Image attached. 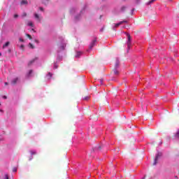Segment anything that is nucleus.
<instances>
[{"instance_id":"8","label":"nucleus","mask_w":179,"mask_h":179,"mask_svg":"<svg viewBox=\"0 0 179 179\" xmlns=\"http://www.w3.org/2000/svg\"><path fill=\"white\" fill-rule=\"evenodd\" d=\"M21 5H27V1L26 0H22L21 1Z\"/></svg>"},{"instance_id":"15","label":"nucleus","mask_w":179,"mask_h":179,"mask_svg":"<svg viewBox=\"0 0 179 179\" xmlns=\"http://www.w3.org/2000/svg\"><path fill=\"white\" fill-rule=\"evenodd\" d=\"M28 25L30 26L31 27H33L34 24L32 22H29Z\"/></svg>"},{"instance_id":"13","label":"nucleus","mask_w":179,"mask_h":179,"mask_svg":"<svg viewBox=\"0 0 179 179\" xmlns=\"http://www.w3.org/2000/svg\"><path fill=\"white\" fill-rule=\"evenodd\" d=\"M156 0H151L147 3V5H150V3H153Z\"/></svg>"},{"instance_id":"1","label":"nucleus","mask_w":179,"mask_h":179,"mask_svg":"<svg viewBox=\"0 0 179 179\" xmlns=\"http://www.w3.org/2000/svg\"><path fill=\"white\" fill-rule=\"evenodd\" d=\"M159 157H162V152H158L155 157L152 166H156L157 164V161L159 160Z\"/></svg>"},{"instance_id":"6","label":"nucleus","mask_w":179,"mask_h":179,"mask_svg":"<svg viewBox=\"0 0 179 179\" xmlns=\"http://www.w3.org/2000/svg\"><path fill=\"white\" fill-rule=\"evenodd\" d=\"M10 44V43L7 41L4 45H3V48H6V47H8Z\"/></svg>"},{"instance_id":"19","label":"nucleus","mask_w":179,"mask_h":179,"mask_svg":"<svg viewBox=\"0 0 179 179\" xmlns=\"http://www.w3.org/2000/svg\"><path fill=\"white\" fill-rule=\"evenodd\" d=\"M96 148L97 150H101V146H100V145H97Z\"/></svg>"},{"instance_id":"22","label":"nucleus","mask_w":179,"mask_h":179,"mask_svg":"<svg viewBox=\"0 0 179 179\" xmlns=\"http://www.w3.org/2000/svg\"><path fill=\"white\" fill-rule=\"evenodd\" d=\"M176 138H179V130H178V132L176 133Z\"/></svg>"},{"instance_id":"18","label":"nucleus","mask_w":179,"mask_h":179,"mask_svg":"<svg viewBox=\"0 0 179 179\" xmlns=\"http://www.w3.org/2000/svg\"><path fill=\"white\" fill-rule=\"evenodd\" d=\"M125 9H127V7H126V6H122V7L121 8L122 12H124V10Z\"/></svg>"},{"instance_id":"10","label":"nucleus","mask_w":179,"mask_h":179,"mask_svg":"<svg viewBox=\"0 0 179 179\" xmlns=\"http://www.w3.org/2000/svg\"><path fill=\"white\" fill-rule=\"evenodd\" d=\"M89 99H90V96H84V97L83 98V100L87 101V100H89Z\"/></svg>"},{"instance_id":"17","label":"nucleus","mask_w":179,"mask_h":179,"mask_svg":"<svg viewBox=\"0 0 179 179\" xmlns=\"http://www.w3.org/2000/svg\"><path fill=\"white\" fill-rule=\"evenodd\" d=\"M33 62H34V59L31 60V61L29 62V64H28L29 66H30V65H31V64H33Z\"/></svg>"},{"instance_id":"7","label":"nucleus","mask_w":179,"mask_h":179,"mask_svg":"<svg viewBox=\"0 0 179 179\" xmlns=\"http://www.w3.org/2000/svg\"><path fill=\"white\" fill-rule=\"evenodd\" d=\"M118 66H120V61L117 60L116 64L115 65V69H117V68H118Z\"/></svg>"},{"instance_id":"33","label":"nucleus","mask_w":179,"mask_h":179,"mask_svg":"<svg viewBox=\"0 0 179 179\" xmlns=\"http://www.w3.org/2000/svg\"><path fill=\"white\" fill-rule=\"evenodd\" d=\"M20 41L23 42L24 41H23V39L20 38Z\"/></svg>"},{"instance_id":"40","label":"nucleus","mask_w":179,"mask_h":179,"mask_svg":"<svg viewBox=\"0 0 179 179\" xmlns=\"http://www.w3.org/2000/svg\"><path fill=\"white\" fill-rule=\"evenodd\" d=\"M137 2H139V0H136Z\"/></svg>"},{"instance_id":"3","label":"nucleus","mask_w":179,"mask_h":179,"mask_svg":"<svg viewBox=\"0 0 179 179\" xmlns=\"http://www.w3.org/2000/svg\"><path fill=\"white\" fill-rule=\"evenodd\" d=\"M127 47L129 48L131 47V35L129 34H127Z\"/></svg>"},{"instance_id":"38","label":"nucleus","mask_w":179,"mask_h":179,"mask_svg":"<svg viewBox=\"0 0 179 179\" xmlns=\"http://www.w3.org/2000/svg\"><path fill=\"white\" fill-rule=\"evenodd\" d=\"M1 55H2V53L0 52V57H1Z\"/></svg>"},{"instance_id":"12","label":"nucleus","mask_w":179,"mask_h":179,"mask_svg":"<svg viewBox=\"0 0 179 179\" xmlns=\"http://www.w3.org/2000/svg\"><path fill=\"white\" fill-rule=\"evenodd\" d=\"M121 24H122V22H120L119 23L115 24V27H118L119 26H121Z\"/></svg>"},{"instance_id":"21","label":"nucleus","mask_w":179,"mask_h":179,"mask_svg":"<svg viewBox=\"0 0 179 179\" xmlns=\"http://www.w3.org/2000/svg\"><path fill=\"white\" fill-rule=\"evenodd\" d=\"M13 173H16L17 171V169L13 168Z\"/></svg>"},{"instance_id":"9","label":"nucleus","mask_w":179,"mask_h":179,"mask_svg":"<svg viewBox=\"0 0 179 179\" xmlns=\"http://www.w3.org/2000/svg\"><path fill=\"white\" fill-rule=\"evenodd\" d=\"M34 16H35L36 19H37V20H39V22H40V16L38 15V14L35 13V14H34Z\"/></svg>"},{"instance_id":"29","label":"nucleus","mask_w":179,"mask_h":179,"mask_svg":"<svg viewBox=\"0 0 179 179\" xmlns=\"http://www.w3.org/2000/svg\"><path fill=\"white\" fill-rule=\"evenodd\" d=\"M3 99H8V96L4 95V96H3Z\"/></svg>"},{"instance_id":"28","label":"nucleus","mask_w":179,"mask_h":179,"mask_svg":"<svg viewBox=\"0 0 179 179\" xmlns=\"http://www.w3.org/2000/svg\"><path fill=\"white\" fill-rule=\"evenodd\" d=\"M120 22H122V23H128V21H127V20H123V21H121Z\"/></svg>"},{"instance_id":"5","label":"nucleus","mask_w":179,"mask_h":179,"mask_svg":"<svg viewBox=\"0 0 179 179\" xmlns=\"http://www.w3.org/2000/svg\"><path fill=\"white\" fill-rule=\"evenodd\" d=\"M17 80H19V78H17L13 80L11 82L12 85H16V83H17Z\"/></svg>"},{"instance_id":"24","label":"nucleus","mask_w":179,"mask_h":179,"mask_svg":"<svg viewBox=\"0 0 179 179\" xmlns=\"http://www.w3.org/2000/svg\"><path fill=\"white\" fill-rule=\"evenodd\" d=\"M33 73V70H30L29 72V76H30V75H31Z\"/></svg>"},{"instance_id":"30","label":"nucleus","mask_w":179,"mask_h":179,"mask_svg":"<svg viewBox=\"0 0 179 179\" xmlns=\"http://www.w3.org/2000/svg\"><path fill=\"white\" fill-rule=\"evenodd\" d=\"M39 9L40 10H44V8H43V7H40Z\"/></svg>"},{"instance_id":"36","label":"nucleus","mask_w":179,"mask_h":179,"mask_svg":"<svg viewBox=\"0 0 179 179\" xmlns=\"http://www.w3.org/2000/svg\"><path fill=\"white\" fill-rule=\"evenodd\" d=\"M35 41H36V43H38V41H37V40H36Z\"/></svg>"},{"instance_id":"26","label":"nucleus","mask_w":179,"mask_h":179,"mask_svg":"<svg viewBox=\"0 0 179 179\" xmlns=\"http://www.w3.org/2000/svg\"><path fill=\"white\" fill-rule=\"evenodd\" d=\"M22 16H23V17H25V16H27V14L26 13H24L22 14Z\"/></svg>"},{"instance_id":"14","label":"nucleus","mask_w":179,"mask_h":179,"mask_svg":"<svg viewBox=\"0 0 179 179\" xmlns=\"http://www.w3.org/2000/svg\"><path fill=\"white\" fill-rule=\"evenodd\" d=\"M26 36L28 37V38H29V40H31L32 38H31V35L29 34H26Z\"/></svg>"},{"instance_id":"2","label":"nucleus","mask_w":179,"mask_h":179,"mask_svg":"<svg viewBox=\"0 0 179 179\" xmlns=\"http://www.w3.org/2000/svg\"><path fill=\"white\" fill-rule=\"evenodd\" d=\"M97 42V39L95 38L94 39L92 43L90 45V49L92 50V48H93L94 47V45H96V43Z\"/></svg>"},{"instance_id":"31","label":"nucleus","mask_w":179,"mask_h":179,"mask_svg":"<svg viewBox=\"0 0 179 179\" xmlns=\"http://www.w3.org/2000/svg\"><path fill=\"white\" fill-rule=\"evenodd\" d=\"M24 48V45H20V48Z\"/></svg>"},{"instance_id":"25","label":"nucleus","mask_w":179,"mask_h":179,"mask_svg":"<svg viewBox=\"0 0 179 179\" xmlns=\"http://www.w3.org/2000/svg\"><path fill=\"white\" fill-rule=\"evenodd\" d=\"M4 179H9V176H8V174L5 175V178Z\"/></svg>"},{"instance_id":"23","label":"nucleus","mask_w":179,"mask_h":179,"mask_svg":"<svg viewBox=\"0 0 179 179\" xmlns=\"http://www.w3.org/2000/svg\"><path fill=\"white\" fill-rule=\"evenodd\" d=\"M29 46L32 49L34 48V45H33V44H31V43H29Z\"/></svg>"},{"instance_id":"16","label":"nucleus","mask_w":179,"mask_h":179,"mask_svg":"<svg viewBox=\"0 0 179 179\" xmlns=\"http://www.w3.org/2000/svg\"><path fill=\"white\" fill-rule=\"evenodd\" d=\"M80 52H77V55H76V57H77V58H79V57H80Z\"/></svg>"},{"instance_id":"4","label":"nucleus","mask_w":179,"mask_h":179,"mask_svg":"<svg viewBox=\"0 0 179 179\" xmlns=\"http://www.w3.org/2000/svg\"><path fill=\"white\" fill-rule=\"evenodd\" d=\"M113 74L115 75V76H118L120 75V71L117 70V69H113Z\"/></svg>"},{"instance_id":"20","label":"nucleus","mask_w":179,"mask_h":179,"mask_svg":"<svg viewBox=\"0 0 179 179\" xmlns=\"http://www.w3.org/2000/svg\"><path fill=\"white\" fill-rule=\"evenodd\" d=\"M31 155H37L36 151H31Z\"/></svg>"},{"instance_id":"37","label":"nucleus","mask_w":179,"mask_h":179,"mask_svg":"<svg viewBox=\"0 0 179 179\" xmlns=\"http://www.w3.org/2000/svg\"><path fill=\"white\" fill-rule=\"evenodd\" d=\"M33 159V158L31 157V158H30V159L29 160H32Z\"/></svg>"},{"instance_id":"39","label":"nucleus","mask_w":179,"mask_h":179,"mask_svg":"<svg viewBox=\"0 0 179 179\" xmlns=\"http://www.w3.org/2000/svg\"><path fill=\"white\" fill-rule=\"evenodd\" d=\"M5 85H8V83H5Z\"/></svg>"},{"instance_id":"35","label":"nucleus","mask_w":179,"mask_h":179,"mask_svg":"<svg viewBox=\"0 0 179 179\" xmlns=\"http://www.w3.org/2000/svg\"><path fill=\"white\" fill-rule=\"evenodd\" d=\"M0 111H1V113H3V110H1V109H0Z\"/></svg>"},{"instance_id":"11","label":"nucleus","mask_w":179,"mask_h":179,"mask_svg":"<svg viewBox=\"0 0 179 179\" xmlns=\"http://www.w3.org/2000/svg\"><path fill=\"white\" fill-rule=\"evenodd\" d=\"M65 47H66V45L64 44L60 46V50H65Z\"/></svg>"},{"instance_id":"27","label":"nucleus","mask_w":179,"mask_h":179,"mask_svg":"<svg viewBox=\"0 0 179 179\" xmlns=\"http://www.w3.org/2000/svg\"><path fill=\"white\" fill-rule=\"evenodd\" d=\"M14 17H15V19H16V17H19V15L17 14H15Z\"/></svg>"},{"instance_id":"34","label":"nucleus","mask_w":179,"mask_h":179,"mask_svg":"<svg viewBox=\"0 0 179 179\" xmlns=\"http://www.w3.org/2000/svg\"><path fill=\"white\" fill-rule=\"evenodd\" d=\"M57 66L56 65H55V69H57Z\"/></svg>"},{"instance_id":"32","label":"nucleus","mask_w":179,"mask_h":179,"mask_svg":"<svg viewBox=\"0 0 179 179\" xmlns=\"http://www.w3.org/2000/svg\"><path fill=\"white\" fill-rule=\"evenodd\" d=\"M49 76L51 78V76H52V74H51V73H48Z\"/></svg>"}]
</instances>
